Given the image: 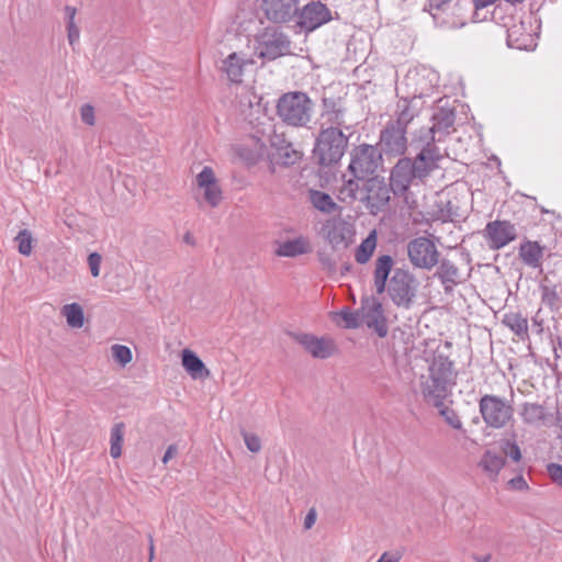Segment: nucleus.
Wrapping results in <instances>:
<instances>
[{
  "mask_svg": "<svg viewBox=\"0 0 562 562\" xmlns=\"http://www.w3.org/2000/svg\"><path fill=\"white\" fill-rule=\"evenodd\" d=\"M424 349L419 358L427 364V374L420 376L423 396L438 398L440 393L451 392L457 383L458 371L451 359L452 342L437 339H423Z\"/></svg>",
  "mask_w": 562,
  "mask_h": 562,
  "instance_id": "f257e3e1",
  "label": "nucleus"
},
{
  "mask_svg": "<svg viewBox=\"0 0 562 562\" xmlns=\"http://www.w3.org/2000/svg\"><path fill=\"white\" fill-rule=\"evenodd\" d=\"M443 158L438 146H422L415 157L398 158L391 168V180L394 196L403 198L408 204V194L412 186L424 184L427 178L437 170Z\"/></svg>",
  "mask_w": 562,
  "mask_h": 562,
  "instance_id": "f03ea898",
  "label": "nucleus"
},
{
  "mask_svg": "<svg viewBox=\"0 0 562 562\" xmlns=\"http://www.w3.org/2000/svg\"><path fill=\"white\" fill-rule=\"evenodd\" d=\"M394 266V259L390 255H381L375 260L374 286L378 295L385 291L394 305L409 308L416 297L417 280L408 271L396 268L389 279Z\"/></svg>",
  "mask_w": 562,
  "mask_h": 562,
  "instance_id": "7ed1b4c3",
  "label": "nucleus"
},
{
  "mask_svg": "<svg viewBox=\"0 0 562 562\" xmlns=\"http://www.w3.org/2000/svg\"><path fill=\"white\" fill-rule=\"evenodd\" d=\"M383 164V155L379 147L370 144H360L350 151V162L347 172L350 178L342 176V186L340 194L346 198H356V191H359V182L363 179L376 176L375 172Z\"/></svg>",
  "mask_w": 562,
  "mask_h": 562,
  "instance_id": "20e7f679",
  "label": "nucleus"
},
{
  "mask_svg": "<svg viewBox=\"0 0 562 562\" xmlns=\"http://www.w3.org/2000/svg\"><path fill=\"white\" fill-rule=\"evenodd\" d=\"M391 192L394 194L391 176L389 177V184L382 176H372L359 182V191H356V198H346L344 194L338 195V199L345 203H353L355 201L361 202L370 214L376 215L379 212L385 210L391 202Z\"/></svg>",
  "mask_w": 562,
  "mask_h": 562,
  "instance_id": "39448f33",
  "label": "nucleus"
},
{
  "mask_svg": "<svg viewBox=\"0 0 562 562\" xmlns=\"http://www.w3.org/2000/svg\"><path fill=\"white\" fill-rule=\"evenodd\" d=\"M349 137L336 126L322 127L315 138L312 158L322 168L339 164L348 147Z\"/></svg>",
  "mask_w": 562,
  "mask_h": 562,
  "instance_id": "423d86ee",
  "label": "nucleus"
},
{
  "mask_svg": "<svg viewBox=\"0 0 562 562\" xmlns=\"http://www.w3.org/2000/svg\"><path fill=\"white\" fill-rule=\"evenodd\" d=\"M277 114L289 126L304 127L311 122L314 102L303 91L283 93L277 102Z\"/></svg>",
  "mask_w": 562,
  "mask_h": 562,
  "instance_id": "0eeeda50",
  "label": "nucleus"
},
{
  "mask_svg": "<svg viewBox=\"0 0 562 562\" xmlns=\"http://www.w3.org/2000/svg\"><path fill=\"white\" fill-rule=\"evenodd\" d=\"M420 318H416L415 325L404 323L392 329V346L394 352V362L398 366L411 364L413 360L419 359L420 351L424 349L419 339V331L416 326Z\"/></svg>",
  "mask_w": 562,
  "mask_h": 562,
  "instance_id": "6e6552de",
  "label": "nucleus"
},
{
  "mask_svg": "<svg viewBox=\"0 0 562 562\" xmlns=\"http://www.w3.org/2000/svg\"><path fill=\"white\" fill-rule=\"evenodd\" d=\"M256 55L265 61H273L291 53L289 36L276 27H266L255 37Z\"/></svg>",
  "mask_w": 562,
  "mask_h": 562,
  "instance_id": "1a4fd4ad",
  "label": "nucleus"
},
{
  "mask_svg": "<svg viewBox=\"0 0 562 562\" xmlns=\"http://www.w3.org/2000/svg\"><path fill=\"white\" fill-rule=\"evenodd\" d=\"M479 407L484 423L495 429L505 427L514 415L513 406L493 394L483 395L479 401Z\"/></svg>",
  "mask_w": 562,
  "mask_h": 562,
  "instance_id": "9d476101",
  "label": "nucleus"
},
{
  "mask_svg": "<svg viewBox=\"0 0 562 562\" xmlns=\"http://www.w3.org/2000/svg\"><path fill=\"white\" fill-rule=\"evenodd\" d=\"M333 20L330 9L321 1H310L295 14V25L306 34L314 32Z\"/></svg>",
  "mask_w": 562,
  "mask_h": 562,
  "instance_id": "9b49d317",
  "label": "nucleus"
},
{
  "mask_svg": "<svg viewBox=\"0 0 562 562\" xmlns=\"http://www.w3.org/2000/svg\"><path fill=\"white\" fill-rule=\"evenodd\" d=\"M303 349L314 359L325 360L338 353L336 341L327 335L316 336L310 333H289Z\"/></svg>",
  "mask_w": 562,
  "mask_h": 562,
  "instance_id": "f8f14e48",
  "label": "nucleus"
},
{
  "mask_svg": "<svg viewBox=\"0 0 562 562\" xmlns=\"http://www.w3.org/2000/svg\"><path fill=\"white\" fill-rule=\"evenodd\" d=\"M407 255L415 268L431 270L438 263L440 252L428 237H416L407 245Z\"/></svg>",
  "mask_w": 562,
  "mask_h": 562,
  "instance_id": "ddd939ff",
  "label": "nucleus"
},
{
  "mask_svg": "<svg viewBox=\"0 0 562 562\" xmlns=\"http://www.w3.org/2000/svg\"><path fill=\"white\" fill-rule=\"evenodd\" d=\"M407 132L393 123L387 122L380 132L379 143L375 145L387 157H404L407 150Z\"/></svg>",
  "mask_w": 562,
  "mask_h": 562,
  "instance_id": "4468645a",
  "label": "nucleus"
},
{
  "mask_svg": "<svg viewBox=\"0 0 562 562\" xmlns=\"http://www.w3.org/2000/svg\"><path fill=\"white\" fill-rule=\"evenodd\" d=\"M483 236L490 249L498 250L516 240L517 231L512 222L507 220H495L485 225Z\"/></svg>",
  "mask_w": 562,
  "mask_h": 562,
  "instance_id": "2eb2a0df",
  "label": "nucleus"
},
{
  "mask_svg": "<svg viewBox=\"0 0 562 562\" xmlns=\"http://www.w3.org/2000/svg\"><path fill=\"white\" fill-rule=\"evenodd\" d=\"M300 0H261L260 9L273 24H288L299 12Z\"/></svg>",
  "mask_w": 562,
  "mask_h": 562,
  "instance_id": "dca6fc26",
  "label": "nucleus"
},
{
  "mask_svg": "<svg viewBox=\"0 0 562 562\" xmlns=\"http://www.w3.org/2000/svg\"><path fill=\"white\" fill-rule=\"evenodd\" d=\"M324 238L330 244L333 250L346 249L352 243L353 228L344 220H326L322 226Z\"/></svg>",
  "mask_w": 562,
  "mask_h": 562,
  "instance_id": "f3484780",
  "label": "nucleus"
},
{
  "mask_svg": "<svg viewBox=\"0 0 562 562\" xmlns=\"http://www.w3.org/2000/svg\"><path fill=\"white\" fill-rule=\"evenodd\" d=\"M196 186L199 189L204 190V199L212 206L215 207L222 201V190L217 184L214 171L211 167L205 166L196 176Z\"/></svg>",
  "mask_w": 562,
  "mask_h": 562,
  "instance_id": "a211bd4d",
  "label": "nucleus"
},
{
  "mask_svg": "<svg viewBox=\"0 0 562 562\" xmlns=\"http://www.w3.org/2000/svg\"><path fill=\"white\" fill-rule=\"evenodd\" d=\"M434 278L439 279L446 294H451L456 285L462 282L459 268L448 258H438Z\"/></svg>",
  "mask_w": 562,
  "mask_h": 562,
  "instance_id": "6ab92c4d",
  "label": "nucleus"
},
{
  "mask_svg": "<svg viewBox=\"0 0 562 562\" xmlns=\"http://www.w3.org/2000/svg\"><path fill=\"white\" fill-rule=\"evenodd\" d=\"M346 109L341 104V98L336 97H323L322 98V117H326V121L330 126L339 127L345 124Z\"/></svg>",
  "mask_w": 562,
  "mask_h": 562,
  "instance_id": "aec40b11",
  "label": "nucleus"
},
{
  "mask_svg": "<svg viewBox=\"0 0 562 562\" xmlns=\"http://www.w3.org/2000/svg\"><path fill=\"white\" fill-rule=\"evenodd\" d=\"M452 395L451 392L440 393L439 400L431 398L429 396H423L426 404L434 406L438 409V414L445 419V422L456 430H462V422L459 418L457 412L445 404V401Z\"/></svg>",
  "mask_w": 562,
  "mask_h": 562,
  "instance_id": "412c9836",
  "label": "nucleus"
},
{
  "mask_svg": "<svg viewBox=\"0 0 562 562\" xmlns=\"http://www.w3.org/2000/svg\"><path fill=\"white\" fill-rule=\"evenodd\" d=\"M544 252V246H541L539 241H533L525 238L519 248L518 256L520 260L530 268H540L542 265V258Z\"/></svg>",
  "mask_w": 562,
  "mask_h": 562,
  "instance_id": "4be33fe9",
  "label": "nucleus"
},
{
  "mask_svg": "<svg viewBox=\"0 0 562 562\" xmlns=\"http://www.w3.org/2000/svg\"><path fill=\"white\" fill-rule=\"evenodd\" d=\"M307 201L316 211L323 214H340L342 211V207L334 201L329 193L317 189H308Z\"/></svg>",
  "mask_w": 562,
  "mask_h": 562,
  "instance_id": "5701e85b",
  "label": "nucleus"
},
{
  "mask_svg": "<svg viewBox=\"0 0 562 562\" xmlns=\"http://www.w3.org/2000/svg\"><path fill=\"white\" fill-rule=\"evenodd\" d=\"M338 325L355 329L361 327L363 324L369 329H373L380 338L386 337L389 333L387 318H338Z\"/></svg>",
  "mask_w": 562,
  "mask_h": 562,
  "instance_id": "b1692460",
  "label": "nucleus"
},
{
  "mask_svg": "<svg viewBox=\"0 0 562 562\" xmlns=\"http://www.w3.org/2000/svg\"><path fill=\"white\" fill-rule=\"evenodd\" d=\"M181 363L188 374L196 380L209 376L210 371L199 356L189 348L181 351Z\"/></svg>",
  "mask_w": 562,
  "mask_h": 562,
  "instance_id": "393cba45",
  "label": "nucleus"
},
{
  "mask_svg": "<svg viewBox=\"0 0 562 562\" xmlns=\"http://www.w3.org/2000/svg\"><path fill=\"white\" fill-rule=\"evenodd\" d=\"M431 122L435 130L445 135L450 134V128L456 122V109L447 106H438L431 115Z\"/></svg>",
  "mask_w": 562,
  "mask_h": 562,
  "instance_id": "a878e982",
  "label": "nucleus"
},
{
  "mask_svg": "<svg viewBox=\"0 0 562 562\" xmlns=\"http://www.w3.org/2000/svg\"><path fill=\"white\" fill-rule=\"evenodd\" d=\"M310 251L311 246L308 240L303 236H299L280 244L276 254L280 257L294 258L300 255L308 254Z\"/></svg>",
  "mask_w": 562,
  "mask_h": 562,
  "instance_id": "bb28decb",
  "label": "nucleus"
},
{
  "mask_svg": "<svg viewBox=\"0 0 562 562\" xmlns=\"http://www.w3.org/2000/svg\"><path fill=\"white\" fill-rule=\"evenodd\" d=\"M505 464L506 459L492 450H486L479 462V467L493 480L497 477Z\"/></svg>",
  "mask_w": 562,
  "mask_h": 562,
  "instance_id": "cd10ccee",
  "label": "nucleus"
},
{
  "mask_svg": "<svg viewBox=\"0 0 562 562\" xmlns=\"http://www.w3.org/2000/svg\"><path fill=\"white\" fill-rule=\"evenodd\" d=\"M277 148V151L270 156L272 164L280 165L282 167L293 166L296 161L302 158L300 151L293 148L291 143H285Z\"/></svg>",
  "mask_w": 562,
  "mask_h": 562,
  "instance_id": "c85d7f7f",
  "label": "nucleus"
},
{
  "mask_svg": "<svg viewBox=\"0 0 562 562\" xmlns=\"http://www.w3.org/2000/svg\"><path fill=\"white\" fill-rule=\"evenodd\" d=\"M541 303L550 313L562 316V290L558 292L555 286L541 285Z\"/></svg>",
  "mask_w": 562,
  "mask_h": 562,
  "instance_id": "c756f323",
  "label": "nucleus"
},
{
  "mask_svg": "<svg viewBox=\"0 0 562 562\" xmlns=\"http://www.w3.org/2000/svg\"><path fill=\"white\" fill-rule=\"evenodd\" d=\"M411 100L402 98L397 102L396 119L390 120L395 126L401 127L407 132L408 124L417 115L416 111L411 106Z\"/></svg>",
  "mask_w": 562,
  "mask_h": 562,
  "instance_id": "7c9ffc66",
  "label": "nucleus"
},
{
  "mask_svg": "<svg viewBox=\"0 0 562 562\" xmlns=\"http://www.w3.org/2000/svg\"><path fill=\"white\" fill-rule=\"evenodd\" d=\"M506 43L509 48L515 49H527L528 42L530 41V35L525 33L524 24H514L508 27L507 31Z\"/></svg>",
  "mask_w": 562,
  "mask_h": 562,
  "instance_id": "2f4dec72",
  "label": "nucleus"
},
{
  "mask_svg": "<svg viewBox=\"0 0 562 562\" xmlns=\"http://www.w3.org/2000/svg\"><path fill=\"white\" fill-rule=\"evenodd\" d=\"M378 237L376 232L371 231L368 236L361 241V244L356 248V261L360 265L367 263L376 248Z\"/></svg>",
  "mask_w": 562,
  "mask_h": 562,
  "instance_id": "473e14b6",
  "label": "nucleus"
},
{
  "mask_svg": "<svg viewBox=\"0 0 562 562\" xmlns=\"http://www.w3.org/2000/svg\"><path fill=\"white\" fill-rule=\"evenodd\" d=\"M245 61L237 53H232L223 60L222 69L232 82H240Z\"/></svg>",
  "mask_w": 562,
  "mask_h": 562,
  "instance_id": "72a5a7b5",
  "label": "nucleus"
},
{
  "mask_svg": "<svg viewBox=\"0 0 562 562\" xmlns=\"http://www.w3.org/2000/svg\"><path fill=\"white\" fill-rule=\"evenodd\" d=\"M360 316H384L383 303L374 295L364 296L361 300V305L357 310Z\"/></svg>",
  "mask_w": 562,
  "mask_h": 562,
  "instance_id": "f704fd0d",
  "label": "nucleus"
},
{
  "mask_svg": "<svg viewBox=\"0 0 562 562\" xmlns=\"http://www.w3.org/2000/svg\"><path fill=\"white\" fill-rule=\"evenodd\" d=\"M436 133L438 132L432 125L430 127H422L413 134L411 146L416 148H420L422 146L430 147V144L437 146ZM440 140L441 138H438V142Z\"/></svg>",
  "mask_w": 562,
  "mask_h": 562,
  "instance_id": "c9c22d12",
  "label": "nucleus"
},
{
  "mask_svg": "<svg viewBox=\"0 0 562 562\" xmlns=\"http://www.w3.org/2000/svg\"><path fill=\"white\" fill-rule=\"evenodd\" d=\"M521 417L524 422L529 425L542 423L546 419L544 407L538 403H525L522 405Z\"/></svg>",
  "mask_w": 562,
  "mask_h": 562,
  "instance_id": "e433bc0d",
  "label": "nucleus"
},
{
  "mask_svg": "<svg viewBox=\"0 0 562 562\" xmlns=\"http://www.w3.org/2000/svg\"><path fill=\"white\" fill-rule=\"evenodd\" d=\"M124 430H125L124 423H116L111 428L110 454L113 459H117L122 456Z\"/></svg>",
  "mask_w": 562,
  "mask_h": 562,
  "instance_id": "4c0bfd02",
  "label": "nucleus"
},
{
  "mask_svg": "<svg viewBox=\"0 0 562 562\" xmlns=\"http://www.w3.org/2000/svg\"><path fill=\"white\" fill-rule=\"evenodd\" d=\"M64 10L67 20L68 42L71 46H74L79 41L80 35L79 27L75 24V15L77 13V9L71 5H66Z\"/></svg>",
  "mask_w": 562,
  "mask_h": 562,
  "instance_id": "58836bf2",
  "label": "nucleus"
},
{
  "mask_svg": "<svg viewBox=\"0 0 562 562\" xmlns=\"http://www.w3.org/2000/svg\"><path fill=\"white\" fill-rule=\"evenodd\" d=\"M14 240L18 244V251L23 256H30L33 250L34 238L27 228L21 229Z\"/></svg>",
  "mask_w": 562,
  "mask_h": 562,
  "instance_id": "ea45409f",
  "label": "nucleus"
},
{
  "mask_svg": "<svg viewBox=\"0 0 562 562\" xmlns=\"http://www.w3.org/2000/svg\"><path fill=\"white\" fill-rule=\"evenodd\" d=\"M263 148V143L260 144L259 149H252L248 146L241 145L236 149V153L248 166H255L260 160Z\"/></svg>",
  "mask_w": 562,
  "mask_h": 562,
  "instance_id": "a19ab883",
  "label": "nucleus"
},
{
  "mask_svg": "<svg viewBox=\"0 0 562 562\" xmlns=\"http://www.w3.org/2000/svg\"><path fill=\"white\" fill-rule=\"evenodd\" d=\"M503 324L509 327L521 340L529 338L528 318H503Z\"/></svg>",
  "mask_w": 562,
  "mask_h": 562,
  "instance_id": "79ce46f5",
  "label": "nucleus"
},
{
  "mask_svg": "<svg viewBox=\"0 0 562 562\" xmlns=\"http://www.w3.org/2000/svg\"><path fill=\"white\" fill-rule=\"evenodd\" d=\"M111 352L113 360L122 368L126 367L133 359L131 348L124 345H113L111 347Z\"/></svg>",
  "mask_w": 562,
  "mask_h": 562,
  "instance_id": "37998d69",
  "label": "nucleus"
},
{
  "mask_svg": "<svg viewBox=\"0 0 562 562\" xmlns=\"http://www.w3.org/2000/svg\"><path fill=\"white\" fill-rule=\"evenodd\" d=\"M502 451L506 457H509L514 462H519L522 458L521 450L517 442L506 439L502 441Z\"/></svg>",
  "mask_w": 562,
  "mask_h": 562,
  "instance_id": "c03bdc74",
  "label": "nucleus"
},
{
  "mask_svg": "<svg viewBox=\"0 0 562 562\" xmlns=\"http://www.w3.org/2000/svg\"><path fill=\"white\" fill-rule=\"evenodd\" d=\"M241 436L244 438L247 449L250 452L257 453L261 450V440L257 435L250 434L246 430H241Z\"/></svg>",
  "mask_w": 562,
  "mask_h": 562,
  "instance_id": "a18cd8bd",
  "label": "nucleus"
},
{
  "mask_svg": "<svg viewBox=\"0 0 562 562\" xmlns=\"http://www.w3.org/2000/svg\"><path fill=\"white\" fill-rule=\"evenodd\" d=\"M547 473L555 485L562 487V464L555 462L548 463Z\"/></svg>",
  "mask_w": 562,
  "mask_h": 562,
  "instance_id": "49530a36",
  "label": "nucleus"
},
{
  "mask_svg": "<svg viewBox=\"0 0 562 562\" xmlns=\"http://www.w3.org/2000/svg\"><path fill=\"white\" fill-rule=\"evenodd\" d=\"M80 117L85 124L93 126L95 124L94 108L89 103L83 104L80 108Z\"/></svg>",
  "mask_w": 562,
  "mask_h": 562,
  "instance_id": "de8ad7c7",
  "label": "nucleus"
},
{
  "mask_svg": "<svg viewBox=\"0 0 562 562\" xmlns=\"http://www.w3.org/2000/svg\"><path fill=\"white\" fill-rule=\"evenodd\" d=\"M102 257L99 252L93 251L88 256V265L92 277L97 278L100 276Z\"/></svg>",
  "mask_w": 562,
  "mask_h": 562,
  "instance_id": "09e8293b",
  "label": "nucleus"
},
{
  "mask_svg": "<svg viewBox=\"0 0 562 562\" xmlns=\"http://www.w3.org/2000/svg\"><path fill=\"white\" fill-rule=\"evenodd\" d=\"M317 258L324 269L328 270L329 272L335 271L336 261L333 259L329 252L326 250H318Z\"/></svg>",
  "mask_w": 562,
  "mask_h": 562,
  "instance_id": "8fccbe9b",
  "label": "nucleus"
},
{
  "mask_svg": "<svg viewBox=\"0 0 562 562\" xmlns=\"http://www.w3.org/2000/svg\"><path fill=\"white\" fill-rule=\"evenodd\" d=\"M60 316H85V311L79 303L74 302L63 306Z\"/></svg>",
  "mask_w": 562,
  "mask_h": 562,
  "instance_id": "3c124183",
  "label": "nucleus"
},
{
  "mask_svg": "<svg viewBox=\"0 0 562 562\" xmlns=\"http://www.w3.org/2000/svg\"><path fill=\"white\" fill-rule=\"evenodd\" d=\"M451 0H428V3L425 5L424 11H427L431 14L434 20H436V14L432 13V10H445V7L450 2Z\"/></svg>",
  "mask_w": 562,
  "mask_h": 562,
  "instance_id": "603ef678",
  "label": "nucleus"
},
{
  "mask_svg": "<svg viewBox=\"0 0 562 562\" xmlns=\"http://www.w3.org/2000/svg\"><path fill=\"white\" fill-rule=\"evenodd\" d=\"M508 485L517 491H526L529 488L528 483L522 475H517L508 481Z\"/></svg>",
  "mask_w": 562,
  "mask_h": 562,
  "instance_id": "864d4df0",
  "label": "nucleus"
},
{
  "mask_svg": "<svg viewBox=\"0 0 562 562\" xmlns=\"http://www.w3.org/2000/svg\"><path fill=\"white\" fill-rule=\"evenodd\" d=\"M316 518H317V513H316V509L314 507H312L305 518H304V529H311L315 522H316Z\"/></svg>",
  "mask_w": 562,
  "mask_h": 562,
  "instance_id": "5fc2aeb1",
  "label": "nucleus"
},
{
  "mask_svg": "<svg viewBox=\"0 0 562 562\" xmlns=\"http://www.w3.org/2000/svg\"><path fill=\"white\" fill-rule=\"evenodd\" d=\"M90 318H66L67 325L70 328H82L86 324L89 323Z\"/></svg>",
  "mask_w": 562,
  "mask_h": 562,
  "instance_id": "6e6d98bb",
  "label": "nucleus"
},
{
  "mask_svg": "<svg viewBox=\"0 0 562 562\" xmlns=\"http://www.w3.org/2000/svg\"><path fill=\"white\" fill-rule=\"evenodd\" d=\"M327 316H360L359 312H351L349 307H342L339 311H330Z\"/></svg>",
  "mask_w": 562,
  "mask_h": 562,
  "instance_id": "4d7b16f0",
  "label": "nucleus"
},
{
  "mask_svg": "<svg viewBox=\"0 0 562 562\" xmlns=\"http://www.w3.org/2000/svg\"><path fill=\"white\" fill-rule=\"evenodd\" d=\"M177 451H178V448L176 445L168 446V448L166 449V451L162 456V459H161L162 463L167 464L169 462V460H171L175 457Z\"/></svg>",
  "mask_w": 562,
  "mask_h": 562,
  "instance_id": "13d9d810",
  "label": "nucleus"
},
{
  "mask_svg": "<svg viewBox=\"0 0 562 562\" xmlns=\"http://www.w3.org/2000/svg\"><path fill=\"white\" fill-rule=\"evenodd\" d=\"M401 555L398 553L384 552L376 562H398Z\"/></svg>",
  "mask_w": 562,
  "mask_h": 562,
  "instance_id": "bf43d9fd",
  "label": "nucleus"
},
{
  "mask_svg": "<svg viewBox=\"0 0 562 562\" xmlns=\"http://www.w3.org/2000/svg\"><path fill=\"white\" fill-rule=\"evenodd\" d=\"M532 319V326L531 329L537 334L541 335L543 331V319L542 318H531Z\"/></svg>",
  "mask_w": 562,
  "mask_h": 562,
  "instance_id": "052dcab7",
  "label": "nucleus"
},
{
  "mask_svg": "<svg viewBox=\"0 0 562 562\" xmlns=\"http://www.w3.org/2000/svg\"><path fill=\"white\" fill-rule=\"evenodd\" d=\"M496 1L497 0H473V5H474L475 10H481L488 5L494 4Z\"/></svg>",
  "mask_w": 562,
  "mask_h": 562,
  "instance_id": "680f3d73",
  "label": "nucleus"
},
{
  "mask_svg": "<svg viewBox=\"0 0 562 562\" xmlns=\"http://www.w3.org/2000/svg\"><path fill=\"white\" fill-rule=\"evenodd\" d=\"M492 559V555L490 553L487 554H474L473 560L475 562H490Z\"/></svg>",
  "mask_w": 562,
  "mask_h": 562,
  "instance_id": "e2e57ef3",
  "label": "nucleus"
},
{
  "mask_svg": "<svg viewBox=\"0 0 562 562\" xmlns=\"http://www.w3.org/2000/svg\"><path fill=\"white\" fill-rule=\"evenodd\" d=\"M183 241L188 245H191V246H194L195 245V239L193 237V235L190 233V232H187L183 236Z\"/></svg>",
  "mask_w": 562,
  "mask_h": 562,
  "instance_id": "0e129e2a",
  "label": "nucleus"
},
{
  "mask_svg": "<svg viewBox=\"0 0 562 562\" xmlns=\"http://www.w3.org/2000/svg\"><path fill=\"white\" fill-rule=\"evenodd\" d=\"M42 312H43L44 314H49V313L54 312V306H53V305H50V304H44V305L42 306Z\"/></svg>",
  "mask_w": 562,
  "mask_h": 562,
  "instance_id": "69168bd1",
  "label": "nucleus"
},
{
  "mask_svg": "<svg viewBox=\"0 0 562 562\" xmlns=\"http://www.w3.org/2000/svg\"><path fill=\"white\" fill-rule=\"evenodd\" d=\"M351 265L349 262H346L341 267V276H345L348 271H350Z\"/></svg>",
  "mask_w": 562,
  "mask_h": 562,
  "instance_id": "338daca9",
  "label": "nucleus"
},
{
  "mask_svg": "<svg viewBox=\"0 0 562 562\" xmlns=\"http://www.w3.org/2000/svg\"><path fill=\"white\" fill-rule=\"evenodd\" d=\"M150 543H149V561L154 559V543L151 537H149Z\"/></svg>",
  "mask_w": 562,
  "mask_h": 562,
  "instance_id": "774afa93",
  "label": "nucleus"
}]
</instances>
